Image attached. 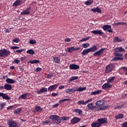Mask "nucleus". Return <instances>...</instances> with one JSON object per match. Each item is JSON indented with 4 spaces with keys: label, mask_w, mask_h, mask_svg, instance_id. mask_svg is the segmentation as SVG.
<instances>
[{
    "label": "nucleus",
    "mask_w": 127,
    "mask_h": 127,
    "mask_svg": "<svg viewBox=\"0 0 127 127\" xmlns=\"http://www.w3.org/2000/svg\"><path fill=\"white\" fill-rule=\"evenodd\" d=\"M49 119H51L52 122H54V125L58 126L59 124H61V122H64V121H68L69 118L68 117H61L56 115H52L49 116Z\"/></svg>",
    "instance_id": "f257e3e1"
},
{
    "label": "nucleus",
    "mask_w": 127,
    "mask_h": 127,
    "mask_svg": "<svg viewBox=\"0 0 127 127\" xmlns=\"http://www.w3.org/2000/svg\"><path fill=\"white\" fill-rule=\"evenodd\" d=\"M114 56H115L112 59L111 61H118V60H124L123 58V54L119 53V52H125L126 50L123 48V47H119L115 49Z\"/></svg>",
    "instance_id": "f03ea898"
},
{
    "label": "nucleus",
    "mask_w": 127,
    "mask_h": 127,
    "mask_svg": "<svg viewBox=\"0 0 127 127\" xmlns=\"http://www.w3.org/2000/svg\"><path fill=\"white\" fill-rule=\"evenodd\" d=\"M86 87H74L71 89H67L65 90V93L68 94V95H72V94L74 93V92H83V91H85L86 90Z\"/></svg>",
    "instance_id": "7ed1b4c3"
},
{
    "label": "nucleus",
    "mask_w": 127,
    "mask_h": 127,
    "mask_svg": "<svg viewBox=\"0 0 127 127\" xmlns=\"http://www.w3.org/2000/svg\"><path fill=\"white\" fill-rule=\"evenodd\" d=\"M96 106L98 107L97 111H103L108 108V106L105 105L104 100H99L95 103Z\"/></svg>",
    "instance_id": "20e7f679"
},
{
    "label": "nucleus",
    "mask_w": 127,
    "mask_h": 127,
    "mask_svg": "<svg viewBox=\"0 0 127 127\" xmlns=\"http://www.w3.org/2000/svg\"><path fill=\"white\" fill-rule=\"evenodd\" d=\"M10 55V52L7 51L6 49H2L0 50V57L3 58L8 57Z\"/></svg>",
    "instance_id": "39448f33"
},
{
    "label": "nucleus",
    "mask_w": 127,
    "mask_h": 127,
    "mask_svg": "<svg viewBox=\"0 0 127 127\" xmlns=\"http://www.w3.org/2000/svg\"><path fill=\"white\" fill-rule=\"evenodd\" d=\"M115 68V64H111L109 65H108L105 67V72L108 73H111L113 70H114V68Z\"/></svg>",
    "instance_id": "423d86ee"
},
{
    "label": "nucleus",
    "mask_w": 127,
    "mask_h": 127,
    "mask_svg": "<svg viewBox=\"0 0 127 127\" xmlns=\"http://www.w3.org/2000/svg\"><path fill=\"white\" fill-rule=\"evenodd\" d=\"M7 124L8 127H18V125L13 120L9 119L7 121Z\"/></svg>",
    "instance_id": "0eeeda50"
},
{
    "label": "nucleus",
    "mask_w": 127,
    "mask_h": 127,
    "mask_svg": "<svg viewBox=\"0 0 127 127\" xmlns=\"http://www.w3.org/2000/svg\"><path fill=\"white\" fill-rule=\"evenodd\" d=\"M103 29L104 31H107L108 32L110 33H113V29H112V26L110 25H105L103 26Z\"/></svg>",
    "instance_id": "6e6552de"
},
{
    "label": "nucleus",
    "mask_w": 127,
    "mask_h": 127,
    "mask_svg": "<svg viewBox=\"0 0 127 127\" xmlns=\"http://www.w3.org/2000/svg\"><path fill=\"white\" fill-rule=\"evenodd\" d=\"M97 122L99 123L100 127L102 126V125L108 124V120L106 118L98 119H97Z\"/></svg>",
    "instance_id": "1a4fd4ad"
},
{
    "label": "nucleus",
    "mask_w": 127,
    "mask_h": 127,
    "mask_svg": "<svg viewBox=\"0 0 127 127\" xmlns=\"http://www.w3.org/2000/svg\"><path fill=\"white\" fill-rule=\"evenodd\" d=\"M105 48H102L98 51L95 52L93 54V56H98L99 57L101 56L102 54H104V51L105 50Z\"/></svg>",
    "instance_id": "9d476101"
},
{
    "label": "nucleus",
    "mask_w": 127,
    "mask_h": 127,
    "mask_svg": "<svg viewBox=\"0 0 127 127\" xmlns=\"http://www.w3.org/2000/svg\"><path fill=\"white\" fill-rule=\"evenodd\" d=\"M59 85L57 84L53 85H51L50 87H49L48 88V92H52L53 91H55V90H56V89H57V87L59 86Z\"/></svg>",
    "instance_id": "9b49d317"
},
{
    "label": "nucleus",
    "mask_w": 127,
    "mask_h": 127,
    "mask_svg": "<svg viewBox=\"0 0 127 127\" xmlns=\"http://www.w3.org/2000/svg\"><path fill=\"white\" fill-rule=\"evenodd\" d=\"M30 14V7L27 8L21 12V15H29Z\"/></svg>",
    "instance_id": "f8f14e48"
},
{
    "label": "nucleus",
    "mask_w": 127,
    "mask_h": 127,
    "mask_svg": "<svg viewBox=\"0 0 127 127\" xmlns=\"http://www.w3.org/2000/svg\"><path fill=\"white\" fill-rule=\"evenodd\" d=\"M79 122H81V119L78 117H74L70 120V123L72 125H75V124H77Z\"/></svg>",
    "instance_id": "ddd939ff"
},
{
    "label": "nucleus",
    "mask_w": 127,
    "mask_h": 127,
    "mask_svg": "<svg viewBox=\"0 0 127 127\" xmlns=\"http://www.w3.org/2000/svg\"><path fill=\"white\" fill-rule=\"evenodd\" d=\"M91 33H93V34H95L96 35H99L100 36H103L105 33L103 32L101 30H93L91 31Z\"/></svg>",
    "instance_id": "4468645a"
},
{
    "label": "nucleus",
    "mask_w": 127,
    "mask_h": 127,
    "mask_svg": "<svg viewBox=\"0 0 127 127\" xmlns=\"http://www.w3.org/2000/svg\"><path fill=\"white\" fill-rule=\"evenodd\" d=\"M112 87H113V85L107 82V83H105L102 85V89L106 90V89H110V88H112Z\"/></svg>",
    "instance_id": "2eb2a0df"
},
{
    "label": "nucleus",
    "mask_w": 127,
    "mask_h": 127,
    "mask_svg": "<svg viewBox=\"0 0 127 127\" xmlns=\"http://www.w3.org/2000/svg\"><path fill=\"white\" fill-rule=\"evenodd\" d=\"M89 110H92V111H97V106H94V104L89 103L87 105Z\"/></svg>",
    "instance_id": "dca6fc26"
},
{
    "label": "nucleus",
    "mask_w": 127,
    "mask_h": 127,
    "mask_svg": "<svg viewBox=\"0 0 127 127\" xmlns=\"http://www.w3.org/2000/svg\"><path fill=\"white\" fill-rule=\"evenodd\" d=\"M21 4H23L22 0H17L13 3L12 5L13 6H19V5H21Z\"/></svg>",
    "instance_id": "f3484780"
},
{
    "label": "nucleus",
    "mask_w": 127,
    "mask_h": 127,
    "mask_svg": "<svg viewBox=\"0 0 127 127\" xmlns=\"http://www.w3.org/2000/svg\"><path fill=\"white\" fill-rule=\"evenodd\" d=\"M69 68L71 70H78V69L80 68V66L76 64H70Z\"/></svg>",
    "instance_id": "a211bd4d"
},
{
    "label": "nucleus",
    "mask_w": 127,
    "mask_h": 127,
    "mask_svg": "<svg viewBox=\"0 0 127 127\" xmlns=\"http://www.w3.org/2000/svg\"><path fill=\"white\" fill-rule=\"evenodd\" d=\"M90 10L91 11H93V12H98V13H101L102 12V10L98 7L91 8Z\"/></svg>",
    "instance_id": "6ab92c4d"
},
{
    "label": "nucleus",
    "mask_w": 127,
    "mask_h": 127,
    "mask_svg": "<svg viewBox=\"0 0 127 127\" xmlns=\"http://www.w3.org/2000/svg\"><path fill=\"white\" fill-rule=\"evenodd\" d=\"M0 97H2V99H4L5 100H10V97H8L6 94L1 92H0Z\"/></svg>",
    "instance_id": "aec40b11"
},
{
    "label": "nucleus",
    "mask_w": 127,
    "mask_h": 127,
    "mask_svg": "<svg viewBox=\"0 0 127 127\" xmlns=\"http://www.w3.org/2000/svg\"><path fill=\"white\" fill-rule=\"evenodd\" d=\"M4 89L7 91H10L12 89V86L8 83H6L4 84Z\"/></svg>",
    "instance_id": "412c9836"
},
{
    "label": "nucleus",
    "mask_w": 127,
    "mask_h": 127,
    "mask_svg": "<svg viewBox=\"0 0 127 127\" xmlns=\"http://www.w3.org/2000/svg\"><path fill=\"white\" fill-rule=\"evenodd\" d=\"M88 50H89V52H95L98 50V48H97L96 45H93L90 48H88Z\"/></svg>",
    "instance_id": "4be33fe9"
},
{
    "label": "nucleus",
    "mask_w": 127,
    "mask_h": 127,
    "mask_svg": "<svg viewBox=\"0 0 127 127\" xmlns=\"http://www.w3.org/2000/svg\"><path fill=\"white\" fill-rule=\"evenodd\" d=\"M48 92L47 88L43 87L39 91H37V94H42V93H46Z\"/></svg>",
    "instance_id": "5701e85b"
},
{
    "label": "nucleus",
    "mask_w": 127,
    "mask_h": 127,
    "mask_svg": "<svg viewBox=\"0 0 127 127\" xmlns=\"http://www.w3.org/2000/svg\"><path fill=\"white\" fill-rule=\"evenodd\" d=\"M26 97H29V93H25L22 94L19 97V99H22V100H25Z\"/></svg>",
    "instance_id": "b1692460"
},
{
    "label": "nucleus",
    "mask_w": 127,
    "mask_h": 127,
    "mask_svg": "<svg viewBox=\"0 0 127 127\" xmlns=\"http://www.w3.org/2000/svg\"><path fill=\"white\" fill-rule=\"evenodd\" d=\"M101 92H102V90H97L96 91H93L91 93H90V95L91 96H96V95H99V94H100V93H101Z\"/></svg>",
    "instance_id": "393cba45"
},
{
    "label": "nucleus",
    "mask_w": 127,
    "mask_h": 127,
    "mask_svg": "<svg viewBox=\"0 0 127 127\" xmlns=\"http://www.w3.org/2000/svg\"><path fill=\"white\" fill-rule=\"evenodd\" d=\"M93 3L94 0H88L84 2V4H85V5H91V4H93Z\"/></svg>",
    "instance_id": "a878e982"
},
{
    "label": "nucleus",
    "mask_w": 127,
    "mask_h": 127,
    "mask_svg": "<svg viewBox=\"0 0 127 127\" xmlns=\"http://www.w3.org/2000/svg\"><path fill=\"white\" fill-rule=\"evenodd\" d=\"M124 118V115L123 114H119L116 115L115 119L116 120H120Z\"/></svg>",
    "instance_id": "bb28decb"
},
{
    "label": "nucleus",
    "mask_w": 127,
    "mask_h": 127,
    "mask_svg": "<svg viewBox=\"0 0 127 127\" xmlns=\"http://www.w3.org/2000/svg\"><path fill=\"white\" fill-rule=\"evenodd\" d=\"M92 127H100L101 125L99 122H93L91 124Z\"/></svg>",
    "instance_id": "cd10ccee"
},
{
    "label": "nucleus",
    "mask_w": 127,
    "mask_h": 127,
    "mask_svg": "<svg viewBox=\"0 0 127 127\" xmlns=\"http://www.w3.org/2000/svg\"><path fill=\"white\" fill-rule=\"evenodd\" d=\"M116 78V76H112L107 79V81L108 83H113L114 81H115V78Z\"/></svg>",
    "instance_id": "c85d7f7f"
},
{
    "label": "nucleus",
    "mask_w": 127,
    "mask_h": 127,
    "mask_svg": "<svg viewBox=\"0 0 127 127\" xmlns=\"http://www.w3.org/2000/svg\"><path fill=\"white\" fill-rule=\"evenodd\" d=\"M6 83H8V84H14V83H15V81H14L13 79H10V78H7L6 79Z\"/></svg>",
    "instance_id": "c756f323"
},
{
    "label": "nucleus",
    "mask_w": 127,
    "mask_h": 127,
    "mask_svg": "<svg viewBox=\"0 0 127 127\" xmlns=\"http://www.w3.org/2000/svg\"><path fill=\"white\" fill-rule=\"evenodd\" d=\"M114 25H116V26H118L119 25H127V22H118L114 23Z\"/></svg>",
    "instance_id": "7c9ffc66"
},
{
    "label": "nucleus",
    "mask_w": 127,
    "mask_h": 127,
    "mask_svg": "<svg viewBox=\"0 0 127 127\" xmlns=\"http://www.w3.org/2000/svg\"><path fill=\"white\" fill-rule=\"evenodd\" d=\"M89 52H90L89 49H84L83 50V52L81 53V55H82V56H85V55L89 53Z\"/></svg>",
    "instance_id": "2f4dec72"
},
{
    "label": "nucleus",
    "mask_w": 127,
    "mask_h": 127,
    "mask_svg": "<svg viewBox=\"0 0 127 127\" xmlns=\"http://www.w3.org/2000/svg\"><path fill=\"white\" fill-rule=\"evenodd\" d=\"M114 42H122V39H120L119 37H115L113 39Z\"/></svg>",
    "instance_id": "473e14b6"
},
{
    "label": "nucleus",
    "mask_w": 127,
    "mask_h": 127,
    "mask_svg": "<svg viewBox=\"0 0 127 127\" xmlns=\"http://www.w3.org/2000/svg\"><path fill=\"white\" fill-rule=\"evenodd\" d=\"M22 109L21 108H17L14 111V114H16L18 115V114H20L21 113Z\"/></svg>",
    "instance_id": "72a5a7b5"
},
{
    "label": "nucleus",
    "mask_w": 127,
    "mask_h": 127,
    "mask_svg": "<svg viewBox=\"0 0 127 127\" xmlns=\"http://www.w3.org/2000/svg\"><path fill=\"white\" fill-rule=\"evenodd\" d=\"M54 62H55L56 63H60V59L58 57H54Z\"/></svg>",
    "instance_id": "f704fd0d"
},
{
    "label": "nucleus",
    "mask_w": 127,
    "mask_h": 127,
    "mask_svg": "<svg viewBox=\"0 0 127 127\" xmlns=\"http://www.w3.org/2000/svg\"><path fill=\"white\" fill-rule=\"evenodd\" d=\"M43 109L40 107L39 106H37L35 107V110L36 112H41L43 111Z\"/></svg>",
    "instance_id": "c9c22d12"
},
{
    "label": "nucleus",
    "mask_w": 127,
    "mask_h": 127,
    "mask_svg": "<svg viewBox=\"0 0 127 127\" xmlns=\"http://www.w3.org/2000/svg\"><path fill=\"white\" fill-rule=\"evenodd\" d=\"M28 63H30V64H37V63H39V60H34L33 61H30V62H28Z\"/></svg>",
    "instance_id": "e433bc0d"
},
{
    "label": "nucleus",
    "mask_w": 127,
    "mask_h": 127,
    "mask_svg": "<svg viewBox=\"0 0 127 127\" xmlns=\"http://www.w3.org/2000/svg\"><path fill=\"white\" fill-rule=\"evenodd\" d=\"M26 53L28 54H30L31 55H33V54H35V52L32 49H29L26 51Z\"/></svg>",
    "instance_id": "4c0bfd02"
},
{
    "label": "nucleus",
    "mask_w": 127,
    "mask_h": 127,
    "mask_svg": "<svg viewBox=\"0 0 127 127\" xmlns=\"http://www.w3.org/2000/svg\"><path fill=\"white\" fill-rule=\"evenodd\" d=\"M74 80H78V76H72L70 77L69 82H73Z\"/></svg>",
    "instance_id": "58836bf2"
},
{
    "label": "nucleus",
    "mask_w": 127,
    "mask_h": 127,
    "mask_svg": "<svg viewBox=\"0 0 127 127\" xmlns=\"http://www.w3.org/2000/svg\"><path fill=\"white\" fill-rule=\"evenodd\" d=\"M124 107H126V104H124L122 105L117 106L115 107V109H118V110H119L120 109H123Z\"/></svg>",
    "instance_id": "ea45409f"
},
{
    "label": "nucleus",
    "mask_w": 127,
    "mask_h": 127,
    "mask_svg": "<svg viewBox=\"0 0 127 127\" xmlns=\"http://www.w3.org/2000/svg\"><path fill=\"white\" fill-rule=\"evenodd\" d=\"M73 51H74V47L67 48V52H68L69 53H72Z\"/></svg>",
    "instance_id": "a19ab883"
},
{
    "label": "nucleus",
    "mask_w": 127,
    "mask_h": 127,
    "mask_svg": "<svg viewBox=\"0 0 127 127\" xmlns=\"http://www.w3.org/2000/svg\"><path fill=\"white\" fill-rule=\"evenodd\" d=\"M29 44L35 45L36 44V40L35 39H31L29 42Z\"/></svg>",
    "instance_id": "79ce46f5"
},
{
    "label": "nucleus",
    "mask_w": 127,
    "mask_h": 127,
    "mask_svg": "<svg viewBox=\"0 0 127 127\" xmlns=\"http://www.w3.org/2000/svg\"><path fill=\"white\" fill-rule=\"evenodd\" d=\"M91 38V37H87L86 38H84L80 40V42H83V41H87V40H89Z\"/></svg>",
    "instance_id": "37998d69"
},
{
    "label": "nucleus",
    "mask_w": 127,
    "mask_h": 127,
    "mask_svg": "<svg viewBox=\"0 0 127 127\" xmlns=\"http://www.w3.org/2000/svg\"><path fill=\"white\" fill-rule=\"evenodd\" d=\"M77 105H86L85 102L83 100H79L77 103Z\"/></svg>",
    "instance_id": "c03bdc74"
},
{
    "label": "nucleus",
    "mask_w": 127,
    "mask_h": 127,
    "mask_svg": "<svg viewBox=\"0 0 127 127\" xmlns=\"http://www.w3.org/2000/svg\"><path fill=\"white\" fill-rule=\"evenodd\" d=\"M65 101H71V99H62L61 100H60L59 101V103L60 104H62V103L64 102H65Z\"/></svg>",
    "instance_id": "a18cd8bd"
},
{
    "label": "nucleus",
    "mask_w": 127,
    "mask_h": 127,
    "mask_svg": "<svg viewBox=\"0 0 127 127\" xmlns=\"http://www.w3.org/2000/svg\"><path fill=\"white\" fill-rule=\"evenodd\" d=\"M90 46V44L89 43H84L82 45V47H83V48H88Z\"/></svg>",
    "instance_id": "49530a36"
},
{
    "label": "nucleus",
    "mask_w": 127,
    "mask_h": 127,
    "mask_svg": "<svg viewBox=\"0 0 127 127\" xmlns=\"http://www.w3.org/2000/svg\"><path fill=\"white\" fill-rule=\"evenodd\" d=\"M20 62V60H18V59H15L13 62L12 63L14 64H19Z\"/></svg>",
    "instance_id": "de8ad7c7"
},
{
    "label": "nucleus",
    "mask_w": 127,
    "mask_h": 127,
    "mask_svg": "<svg viewBox=\"0 0 127 127\" xmlns=\"http://www.w3.org/2000/svg\"><path fill=\"white\" fill-rule=\"evenodd\" d=\"M75 113H77L79 115H82V111L80 109H75Z\"/></svg>",
    "instance_id": "09e8293b"
},
{
    "label": "nucleus",
    "mask_w": 127,
    "mask_h": 127,
    "mask_svg": "<svg viewBox=\"0 0 127 127\" xmlns=\"http://www.w3.org/2000/svg\"><path fill=\"white\" fill-rule=\"evenodd\" d=\"M50 122H51L50 120H46V121H44L43 122V125L44 126H45L46 125H48V124H49Z\"/></svg>",
    "instance_id": "8fccbe9b"
},
{
    "label": "nucleus",
    "mask_w": 127,
    "mask_h": 127,
    "mask_svg": "<svg viewBox=\"0 0 127 127\" xmlns=\"http://www.w3.org/2000/svg\"><path fill=\"white\" fill-rule=\"evenodd\" d=\"M25 50L24 49H21L20 50H17L14 51V52H17V53H21V52L25 51Z\"/></svg>",
    "instance_id": "3c124183"
},
{
    "label": "nucleus",
    "mask_w": 127,
    "mask_h": 127,
    "mask_svg": "<svg viewBox=\"0 0 127 127\" xmlns=\"http://www.w3.org/2000/svg\"><path fill=\"white\" fill-rule=\"evenodd\" d=\"M13 42H15V43H18L20 40H19V39L18 38H16L15 39L12 40Z\"/></svg>",
    "instance_id": "603ef678"
},
{
    "label": "nucleus",
    "mask_w": 127,
    "mask_h": 127,
    "mask_svg": "<svg viewBox=\"0 0 127 127\" xmlns=\"http://www.w3.org/2000/svg\"><path fill=\"white\" fill-rule=\"evenodd\" d=\"M121 69H123V71H124V72H126L125 75H127V67H121Z\"/></svg>",
    "instance_id": "864d4df0"
},
{
    "label": "nucleus",
    "mask_w": 127,
    "mask_h": 127,
    "mask_svg": "<svg viewBox=\"0 0 127 127\" xmlns=\"http://www.w3.org/2000/svg\"><path fill=\"white\" fill-rule=\"evenodd\" d=\"M53 76V73H49L47 75V78L48 79H50V78H52V76Z\"/></svg>",
    "instance_id": "5fc2aeb1"
},
{
    "label": "nucleus",
    "mask_w": 127,
    "mask_h": 127,
    "mask_svg": "<svg viewBox=\"0 0 127 127\" xmlns=\"http://www.w3.org/2000/svg\"><path fill=\"white\" fill-rule=\"evenodd\" d=\"M41 70H42V68L38 67L36 68V69L35 71V72H39V71H41Z\"/></svg>",
    "instance_id": "6e6d98bb"
},
{
    "label": "nucleus",
    "mask_w": 127,
    "mask_h": 127,
    "mask_svg": "<svg viewBox=\"0 0 127 127\" xmlns=\"http://www.w3.org/2000/svg\"><path fill=\"white\" fill-rule=\"evenodd\" d=\"M64 41L65 42H70L71 41V39L69 38H66L64 39Z\"/></svg>",
    "instance_id": "4d7b16f0"
},
{
    "label": "nucleus",
    "mask_w": 127,
    "mask_h": 127,
    "mask_svg": "<svg viewBox=\"0 0 127 127\" xmlns=\"http://www.w3.org/2000/svg\"><path fill=\"white\" fill-rule=\"evenodd\" d=\"M11 49H12V50L19 49V47L12 46V47H11Z\"/></svg>",
    "instance_id": "13d9d810"
},
{
    "label": "nucleus",
    "mask_w": 127,
    "mask_h": 127,
    "mask_svg": "<svg viewBox=\"0 0 127 127\" xmlns=\"http://www.w3.org/2000/svg\"><path fill=\"white\" fill-rule=\"evenodd\" d=\"M5 106V104L4 103H1L0 104V110H2L3 109V107Z\"/></svg>",
    "instance_id": "bf43d9fd"
},
{
    "label": "nucleus",
    "mask_w": 127,
    "mask_h": 127,
    "mask_svg": "<svg viewBox=\"0 0 127 127\" xmlns=\"http://www.w3.org/2000/svg\"><path fill=\"white\" fill-rule=\"evenodd\" d=\"M90 102H92V99H89L85 101V105H87L88 103H90Z\"/></svg>",
    "instance_id": "052dcab7"
},
{
    "label": "nucleus",
    "mask_w": 127,
    "mask_h": 127,
    "mask_svg": "<svg viewBox=\"0 0 127 127\" xmlns=\"http://www.w3.org/2000/svg\"><path fill=\"white\" fill-rule=\"evenodd\" d=\"M59 103H57L52 106L53 108H57V107H59Z\"/></svg>",
    "instance_id": "680f3d73"
},
{
    "label": "nucleus",
    "mask_w": 127,
    "mask_h": 127,
    "mask_svg": "<svg viewBox=\"0 0 127 127\" xmlns=\"http://www.w3.org/2000/svg\"><path fill=\"white\" fill-rule=\"evenodd\" d=\"M80 49H81L80 47L75 48V47H73L74 51H77V50H80Z\"/></svg>",
    "instance_id": "e2e57ef3"
},
{
    "label": "nucleus",
    "mask_w": 127,
    "mask_h": 127,
    "mask_svg": "<svg viewBox=\"0 0 127 127\" xmlns=\"http://www.w3.org/2000/svg\"><path fill=\"white\" fill-rule=\"evenodd\" d=\"M51 95L53 97H55V96H58V93H53Z\"/></svg>",
    "instance_id": "0e129e2a"
},
{
    "label": "nucleus",
    "mask_w": 127,
    "mask_h": 127,
    "mask_svg": "<svg viewBox=\"0 0 127 127\" xmlns=\"http://www.w3.org/2000/svg\"><path fill=\"white\" fill-rule=\"evenodd\" d=\"M123 127H127V122H126L125 123H124L122 125Z\"/></svg>",
    "instance_id": "69168bd1"
},
{
    "label": "nucleus",
    "mask_w": 127,
    "mask_h": 127,
    "mask_svg": "<svg viewBox=\"0 0 127 127\" xmlns=\"http://www.w3.org/2000/svg\"><path fill=\"white\" fill-rule=\"evenodd\" d=\"M64 85H62V86H60L59 87V89L60 90H61L62 89H64Z\"/></svg>",
    "instance_id": "338daca9"
},
{
    "label": "nucleus",
    "mask_w": 127,
    "mask_h": 127,
    "mask_svg": "<svg viewBox=\"0 0 127 127\" xmlns=\"http://www.w3.org/2000/svg\"><path fill=\"white\" fill-rule=\"evenodd\" d=\"M4 89V85L0 86V90H3Z\"/></svg>",
    "instance_id": "774afa93"
}]
</instances>
